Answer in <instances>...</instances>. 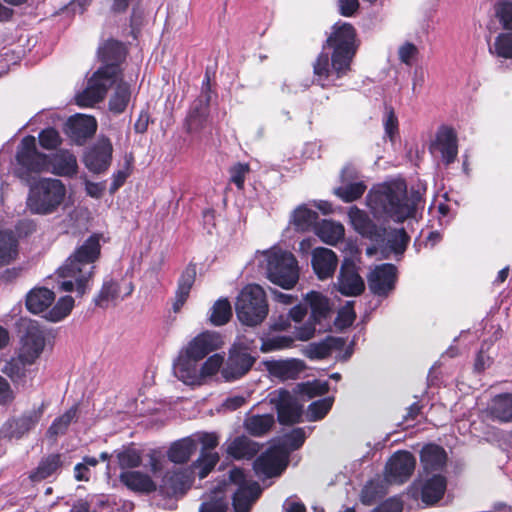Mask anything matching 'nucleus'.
Returning a JSON list of instances; mask_svg holds the SVG:
<instances>
[{"label": "nucleus", "mask_w": 512, "mask_h": 512, "mask_svg": "<svg viewBox=\"0 0 512 512\" xmlns=\"http://www.w3.org/2000/svg\"><path fill=\"white\" fill-rule=\"evenodd\" d=\"M356 32L347 22H338L327 39L333 49L331 57L328 53H320L313 63L314 81L322 87L336 84V81L350 71L351 62L356 53Z\"/></svg>", "instance_id": "nucleus-1"}, {"label": "nucleus", "mask_w": 512, "mask_h": 512, "mask_svg": "<svg viewBox=\"0 0 512 512\" xmlns=\"http://www.w3.org/2000/svg\"><path fill=\"white\" fill-rule=\"evenodd\" d=\"M102 66L89 78L87 87L75 97L77 105L92 107L102 101L108 89L114 85L120 76V63L126 52L122 43L109 40L99 48Z\"/></svg>", "instance_id": "nucleus-2"}, {"label": "nucleus", "mask_w": 512, "mask_h": 512, "mask_svg": "<svg viewBox=\"0 0 512 512\" xmlns=\"http://www.w3.org/2000/svg\"><path fill=\"white\" fill-rule=\"evenodd\" d=\"M101 246L98 235L90 236L58 268L59 288L62 291H75L83 296L89 289L88 283L94 274V263L100 256Z\"/></svg>", "instance_id": "nucleus-3"}, {"label": "nucleus", "mask_w": 512, "mask_h": 512, "mask_svg": "<svg viewBox=\"0 0 512 512\" xmlns=\"http://www.w3.org/2000/svg\"><path fill=\"white\" fill-rule=\"evenodd\" d=\"M418 199L409 198L405 181L396 179L374 186L366 196V204L377 218L403 222L414 216Z\"/></svg>", "instance_id": "nucleus-4"}, {"label": "nucleus", "mask_w": 512, "mask_h": 512, "mask_svg": "<svg viewBox=\"0 0 512 512\" xmlns=\"http://www.w3.org/2000/svg\"><path fill=\"white\" fill-rule=\"evenodd\" d=\"M348 218L354 230L374 241L384 257H389L391 253L401 255L405 251L409 237L404 229L378 228L366 212L356 206L349 208Z\"/></svg>", "instance_id": "nucleus-5"}, {"label": "nucleus", "mask_w": 512, "mask_h": 512, "mask_svg": "<svg viewBox=\"0 0 512 512\" xmlns=\"http://www.w3.org/2000/svg\"><path fill=\"white\" fill-rule=\"evenodd\" d=\"M258 266L273 284L292 289L299 280V266L295 256L278 247L258 251L255 255Z\"/></svg>", "instance_id": "nucleus-6"}, {"label": "nucleus", "mask_w": 512, "mask_h": 512, "mask_svg": "<svg viewBox=\"0 0 512 512\" xmlns=\"http://www.w3.org/2000/svg\"><path fill=\"white\" fill-rule=\"evenodd\" d=\"M67 189L64 183L55 178H42L29 190L27 209L36 215H51L64 203Z\"/></svg>", "instance_id": "nucleus-7"}, {"label": "nucleus", "mask_w": 512, "mask_h": 512, "mask_svg": "<svg viewBox=\"0 0 512 512\" xmlns=\"http://www.w3.org/2000/svg\"><path fill=\"white\" fill-rule=\"evenodd\" d=\"M235 310L242 324L251 327L261 324L269 311L263 288L257 284L245 286L237 297Z\"/></svg>", "instance_id": "nucleus-8"}, {"label": "nucleus", "mask_w": 512, "mask_h": 512, "mask_svg": "<svg viewBox=\"0 0 512 512\" xmlns=\"http://www.w3.org/2000/svg\"><path fill=\"white\" fill-rule=\"evenodd\" d=\"M17 174L22 179H28L30 173H42L49 171V157L36 148L34 136H26L22 139L16 153Z\"/></svg>", "instance_id": "nucleus-9"}, {"label": "nucleus", "mask_w": 512, "mask_h": 512, "mask_svg": "<svg viewBox=\"0 0 512 512\" xmlns=\"http://www.w3.org/2000/svg\"><path fill=\"white\" fill-rule=\"evenodd\" d=\"M447 477L443 473L419 474L408 489L413 499H420L425 505L438 503L445 495Z\"/></svg>", "instance_id": "nucleus-10"}, {"label": "nucleus", "mask_w": 512, "mask_h": 512, "mask_svg": "<svg viewBox=\"0 0 512 512\" xmlns=\"http://www.w3.org/2000/svg\"><path fill=\"white\" fill-rule=\"evenodd\" d=\"M307 307L310 308V316L305 323L295 327V337L299 341H308L316 333V325L325 319L329 312V300L323 294L311 291L304 297Z\"/></svg>", "instance_id": "nucleus-11"}, {"label": "nucleus", "mask_w": 512, "mask_h": 512, "mask_svg": "<svg viewBox=\"0 0 512 512\" xmlns=\"http://www.w3.org/2000/svg\"><path fill=\"white\" fill-rule=\"evenodd\" d=\"M229 479L237 486L233 495L235 512H250L252 505L262 493L261 487L256 481L248 478L240 468H233L229 473Z\"/></svg>", "instance_id": "nucleus-12"}, {"label": "nucleus", "mask_w": 512, "mask_h": 512, "mask_svg": "<svg viewBox=\"0 0 512 512\" xmlns=\"http://www.w3.org/2000/svg\"><path fill=\"white\" fill-rule=\"evenodd\" d=\"M24 326L18 355L28 364H33L45 348L47 332L36 321H27Z\"/></svg>", "instance_id": "nucleus-13"}, {"label": "nucleus", "mask_w": 512, "mask_h": 512, "mask_svg": "<svg viewBox=\"0 0 512 512\" xmlns=\"http://www.w3.org/2000/svg\"><path fill=\"white\" fill-rule=\"evenodd\" d=\"M256 359L247 348L234 343L221 369V375L226 381L237 380L246 375Z\"/></svg>", "instance_id": "nucleus-14"}, {"label": "nucleus", "mask_w": 512, "mask_h": 512, "mask_svg": "<svg viewBox=\"0 0 512 512\" xmlns=\"http://www.w3.org/2000/svg\"><path fill=\"white\" fill-rule=\"evenodd\" d=\"M287 460V449L273 444L255 460V473L258 477L278 476L285 469Z\"/></svg>", "instance_id": "nucleus-15"}, {"label": "nucleus", "mask_w": 512, "mask_h": 512, "mask_svg": "<svg viewBox=\"0 0 512 512\" xmlns=\"http://www.w3.org/2000/svg\"><path fill=\"white\" fill-rule=\"evenodd\" d=\"M416 466L415 457L408 451H397L385 466V479L388 483L402 484L406 482Z\"/></svg>", "instance_id": "nucleus-16"}, {"label": "nucleus", "mask_w": 512, "mask_h": 512, "mask_svg": "<svg viewBox=\"0 0 512 512\" xmlns=\"http://www.w3.org/2000/svg\"><path fill=\"white\" fill-rule=\"evenodd\" d=\"M429 150L432 155L439 156L446 165L453 163L458 155L456 132L447 126L440 127L431 142Z\"/></svg>", "instance_id": "nucleus-17"}, {"label": "nucleus", "mask_w": 512, "mask_h": 512, "mask_svg": "<svg viewBox=\"0 0 512 512\" xmlns=\"http://www.w3.org/2000/svg\"><path fill=\"white\" fill-rule=\"evenodd\" d=\"M335 288L342 295L347 297H355L365 290V282L360 276L356 264L345 259L341 264Z\"/></svg>", "instance_id": "nucleus-18"}, {"label": "nucleus", "mask_w": 512, "mask_h": 512, "mask_svg": "<svg viewBox=\"0 0 512 512\" xmlns=\"http://www.w3.org/2000/svg\"><path fill=\"white\" fill-rule=\"evenodd\" d=\"M270 402L276 407L278 420L282 424H293L300 420L302 406L294 395L284 389L269 394Z\"/></svg>", "instance_id": "nucleus-19"}, {"label": "nucleus", "mask_w": 512, "mask_h": 512, "mask_svg": "<svg viewBox=\"0 0 512 512\" xmlns=\"http://www.w3.org/2000/svg\"><path fill=\"white\" fill-rule=\"evenodd\" d=\"M133 291L131 282L124 279L116 280L111 277L104 279L103 285L95 297L94 302L97 306L107 308L116 305L124 297L130 295Z\"/></svg>", "instance_id": "nucleus-20"}, {"label": "nucleus", "mask_w": 512, "mask_h": 512, "mask_svg": "<svg viewBox=\"0 0 512 512\" xmlns=\"http://www.w3.org/2000/svg\"><path fill=\"white\" fill-rule=\"evenodd\" d=\"M397 279V269L392 264H381L367 276L371 292L377 296H387L394 288Z\"/></svg>", "instance_id": "nucleus-21"}, {"label": "nucleus", "mask_w": 512, "mask_h": 512, "mask_svg": "<svg viewBox=\"0 0 512 512\" xmlns=\"http://www.w3.org/2000/svg\"><path fill=\"white\" fill-rule=\"evenodd\" d=\"M44 412V404L24 413L19 418L7 421L0 429V434L5 438L19 439L28 433L40 421Z\"/></svg>", "instance_id": "nucleus-22"}, {"label": "nucleus", "mask_w": 512, "mask_h": 512, "mask_svg": "<svg viewBox=\"0 0 512 512\" xmlns=\"http://www.w3.org/2000/svg\"><path fill=\"white\" fill-rule=\"evenodd\" d=\"M222 345L223 341L219 333L205 331L191 339L181 351L202 361L208 354L221 348Z\"/></svg>", "instance_id": "nucleus-23"}, {"label": "nucleus", "mask_w": 512, "mask_h": 512, "mask_svg": "<svg viewBox=\"0 0 512 512\" xmlns=\"http://www.w3.org/2000/svg\"><path fill=\"white\" fill-rule=\"evenodd\" d=\"M20 355L8 361L3 373L6 374L17 388L28 389L33 386V380L37 374V369L31 367Z\"/></svg>", "instance_id": "nucleus-24"}, {"label": "nucleus", "mask_w": 512, "mask_h": 512, "mask_svg": "<svg viewBox=\"0 0 512 512\" xmlns=\"http://www.w3.org/2000/svg\"><path fill=\"white\" fill-rule=\"evenodd\" d=\"M173 372L175 377L186 385H201L200 360L181 350L173 363Z\"/></svg>", "instance_id": "nucleus-25"}, {"label": "nucleus", "mask_w": 512, "mask_h": 512, "mask_svg": "<svg viewBox=\"0 0 512 512\" xmlns=\"http://www.w3.org/2000/svg\"><path fill=\"white\" fill-rule=\"evenodd\" d=\"M112 143L107 138H100L97 143L85 154L86 167L93 173L105 171L112 158Z\"/></svg>", "instance_id": "nucleus-26"}, {"label": "nucleus", "mask_w": 512, "mask_h": 512, "mask_svg": "<svg viewBox=\"0 0 512 512\" xmlns=\"http://www.w3.org/2000/svg\"><path fill=\"white\" fill-rule=\"evenodd\" d=\"M446 463V451L436 444H427L420 451V464L422 471L419 474L442 473Z\"/></svg>", "instance_id": "nucleus-27"}, {"label": "nucleus", "mask_w": 512, "mask_h": 512, "mask_svg": "<svg viewBox=\"0 0 512 512\" xmlns=\"http://www.w3.org/2000/svg\"><path fill=\"white\" fill-rule=\"evenodd\" d=\"M312 268L320 280L331 278L338 265L336 254L328 248L318 247L312 251Z\"/></svg>", "instance_id": "nucleus-28"}, {"label": "nucleus", "mask_w": 512, "mask_h": 512, "mask_svg": "<svg viewBox=\"0 0 512 512\" xmlns=\"http://www.w3.org/2000/svg\"><path fill=\"white\" fill-rule=\"evenodd\" d=\"M96 129V119L85 114L71 116L66 124V132L76 141L91 137L96 132Z\"/></svg>", "instance_id": "nucleus-29"}, {"label": "nucleus", "mask_w": 512, "mask_h": 512, "mask_svg": "<svg viewBox=\"0 0 512 512\" xmlns=\"http://www.w3.org/2000/svg\"><path fill=\"white\" fill-rule=\"evenodd\" d=\"M268 372L280 380L295 379L304 370L305 365L299 359L273 360L266 362Z\"/></svg>", "instance_id": "nucleus-30"}, {"label": "nucleus", "mask_w": 512, "mask_h": 512, "mask_svg": "<svg viewBox=\"0 0 512 512\" xmlns=\"http://www.w3.org/2000/svg\"><path fill=\"white\" fill-rule=\"evenodd\" d=\"M76 157L67 150H60L49 158V171L59 176H73L77 173Z\"/></svg>", "instance_id": "nucleus-31"}, {"label": "nucleus", "mask_w": 512, "mask_h": 512, "mask_svg": "<svg viewBox=\"0 0 512 512\" xmlns=\"http://www.w3.org/2000/svg\"><path fill=\"white\" fill-rule=\"evenodd\" d=\"M487 415L502 423L511 422L512 394L496 395L487 406Z\"/></svg>", "instance_id": "nucleus-32"}, {"label": "nucleus", "mask_w": 512, "mask_h": 512, "mask_svg": "<svg viewBox=\"0 0 512 512\" xmlns=\"http://www.w3.org/2000/svg\"><path fill=\"white\" fill-rule=\"evenodd\" d=\"M195 279L196 266L190 264L184 269L179 278L178 287L175 293V301L173 303L174 312H178L187 301Z\"/></svg>", "instance_id": "nucleus-33"}, {"label": "nucleus", "mask_w": 512, "mask_h": 512, "mask_svg": "<svg viewBox=\"0 0 512 512\" xmlns=\"http://www.w3.org/2000/svg\"><path fill=\"white\" fill-rule=\"evenodd\" d=\"M314 232L322 242L332 246L341 241L345 235L344 226L332 220H322L315 226Z\"/></svg>", "instance_id": "nucleus-34"}, {"label": "nucleus", "mask_w": 512, "mask_h": 512, "mask_svg": "<svg viewBox=\"0 0 512 512\" xmlns=\"http://www.w3.org/2000/svg\"><path fill=\"white\" fill-rule=\"evenodd\" d=\"M121 482L130 490L140 493H149L156 489V484L147 475L140 471H123L120 474Z\"/></svg>", "instance_id": "nucleus-35"}, {"label": "nucleus", "mask_w": 512, "mask_h": 512, "mask_svg": "<svg viewBox=\"0 0 512 512\" xmlns=\"http://www.w3.org/2000/svg\"><path fill=\"white\" fill-rule=\"evenodd\" d=\"M261 346L260 350L263 353H270L274 351L285 350L291 348L294 344L295 340H298L295 337V334L292 335H282L277 332L270 331L264 333L261 337Z\"/></svg>", "instance_id": "nucleus-36"}, {"label": "nucleus", "mask_w": 512, "mask_h": 512, "mask_svg": "<svg viewBox=\"0 0 512 512\" xmlns=\"http://www.w3.org/2000/svg\"><path fill=\"white\" fill-rule=\"evenodd\" d=\"M54 298V293L47 288L33 289L27 295L26 306L34 314L43 313L50 307Z\"/></svg>", "instance_id": "nucleus-37"}, {"label": "nucleus", "mask_w": 512, "mask_h": 512, "mask_svg": "<svg viewBox=\"0 0 512 512\" xmlns=\"http://www.w3.org/2000/svg\"><path fill=\"white\" fill-rule=\"evenodd\" d=\"M274 423L272 414H247L243 426L249 434L259 437L269 432Z\"/></svg>", "instance_id": "nucleus-38"}, {"label": "nucleus", "mask_w": 512, "mask_h": 512, "mask_svg": "<svg viewBox=\"0 0 512 512\" xmlns=\"http://www.w3.org/2000/svg\"><path fill=\"white\" fill-rule=\"evenodd\" d=\"M343 344L341 338H327L324 341L310 343L302 350L304 356L311 360H320L328 357L333 349Z\"/></svg>", "instance_id": "nucleus-39"}, {"label": "nucleus", "mask_w": 512, "mask_h": 512, "mask_svg": "<svg viewBox=\"0 0 512 512\" xmlns=\"http://www.w3.org/2000/svg\"><path fill=\"white\" fill-rule=\"evenodd\" d=\"M226 451L235 459L251 458L258 452V445L246 436H238L227 444Z\"/></svg>", "instance_id": "nucleus-40"}, {"label": "nucleus", "mask_w": 512, "mask_h": 512, "mask_svg": "<svg viewBox=\"0 0 512 512\" xmlns=\"http://www.w3.org/2000/svg\"><path fill=\"white\" fill-rule=\"evenodd\" d=\"M114 84H116V87L109 100V110L115 114H120L128 106L132 91L130 85L119 78Z\"/></svg>", "instance_id": "nucleus-41"}, {"label": "nucleus", "mask_w": 512, "mask_h": 512, "mask_svg": "<svg viewBox=\"0 0 512 512\" xmlns=\"http://www.w3.org/2000/svg\"><path fill=\"white\" fill-rule=\"evenodd\" d=\"M318 214L306 205L298 206L291 215V224L297 231L306 232L318 224Z\"/></svg>", "instance_id": "nucleus-42"}, {"label": "nucleus", "mask_w": 512, "mask_h": 512, "mask_svg": "<svg viewBox=\"0 0 512 512\" xmlns=\"http://www.w3.org/2000/svg\"><path fill=\"white\" fill-rule=\"evenodd\" d=\"M62 465L61 456L59 454H52L44 458L35 471L30 474V479L33 482H40L58 472Z\"/></svg>", "instance_id": "nucleus-43"}, {"label": "nucleus", "mask_w": 512, "mask_h": 512, "mask_svg": "<svg viewBox=\"0 0 512 512\" xmlns=\"http://www.w3.org/2000/svg\"><path fill=\"white\" fill-rule=\"evenodd\" d=\"M196 450V442L193 437L183 438L175 443L169 449V459L174 463L186 462Z\"/></svg>", "instance_id": "nucleus-44"}, {"label": "nucleus", "mask_w": 512, "mask_h": 512, "mask_svg": "<svg viewBox=\"0 0 512 512\" xmlns=\"http://www.w3.org/2000/svg\"><path fill=\"white\" fill-rule=\"evenodd\" d=\"M231 315L230 302L226 298H220L211 307L209 320L214 326H221L229 321Z\"/></svg>", "instance_id": "nucleus-45"}, {"label": "nucleus", "mask_w": 512, "mask_h": 512, "mask_svg": "<svg viewBox=\"0 0 512 512\" xmlns=\"http://www.w3.org/2000/svg\"><path fill=\"white\" fill-rule=\"evenodd\" d=\"M219 461L216 452H201L198 460L193 464L191 474L198 475L200 479L205 478Z\"/></svg>", "instance_id": "nucleus-46"}, {"label": "nucleus", "mask_w": 512, "mask_h": 512, "mask_svg": "<svg viewBox=\"0 0 512 512\" xmlns=\"http://www.w3.org/2000/svg\"><path fill=\"white\" fill-rule=\"evenodd\" d=\"M17 255V240L12 233L0 232V265L8 264Z\"/></svg>", "instance_id": "nucleus-47"}, {"label": "nucleus", "mask_w": 512, "mask_h": 512, "mask_svg": "<svg viewBox=\"0 0 512 512\" xmlns=\"http://www.w3.org/2000/svg\"><path fill=\"white\" fill-rule=\"evenodd\" d=\"M366 185L359 182L342 183L335 188L334 193L344 202H353L359 199L365 192Z\"/></svg>", "instance_id": "nucleus-48"}, {"label": "nucleus", "mask_w": 512, "mask_h": 512, "mask_svg": "<svg viewBox=\"0 0 512 512\" xmlns=\"http://www.w3.org/2000/svg\"><path fill=\"white\" fill-rule=\"evenodd\" d=\"M73 306L74 299L71 296L61 297L55 306L46 312L44 317L52 322H58L71 312Z\"/></svg>", "instance_id": "nucleus-49"}, {"label": "nucleus", "mask_w": 512, "mask_h": 512, "mask_svg": "<svg viewBox=\"0 0 512 512\" xmlns=\"http://www.w3.org/2000/svg\"><path fill=\"white\" fill-rule=\"evenodd\" d=\"M333 397H326L312 402L306 411V418L309 421H318L324 418L332 408Z\"/></svg>", "instance_id": "nucleus-50"}, {"label": "nucleus", "mask_w": 512, "mask_h": 512, "mask_svg": "<svg viewBox=\"0 0 512 512\" xmlns=\"http://www.w3.org/2000/svg\"><path fill=\"white\" fill-rule=\"evenodd\" d=\"M306 435L302 428H295L288 434L284 435L278 443H274L277 447L287 449V456L293 450L301 447L305 441Z\"/></svg>", "instance_id": "nucleus-51"}, {"label": "nucleus", "mask_w": 512, "mask_h": 512, "mask_svg": "<svg viewBox=\"0 0 512 512\" xmlns=\"http://www.w3.org/2000/svg\"><path fill=\"white\" fill-rule=\"evenodd\" d=\"M77 408L75 406L67 410L63 415L56 418L48 429V434L58 436L64 434L68 426L75 419Z\"/></svg>", "instance_id": "nucleus-52"}, {"label": "nucleus", "mask_w": 512, "mask_h": 512, "mask_svg": "<svg viewBox=\"0 0 512 512\" xmlns=\"http://www.w3.org/2000/svg\"><path fill=\"white\" fill-rule=\"evenodd\" d=\"M490 51L505 59L512 58V32L499 34Z\"/></svg>", "instance_id": "nucleus-53"}, {"label": "nucleus", "mask_w": 512, "mask_h": 512, "mask_svg": "<svg viewBox=\"0 0 512 512\" xmlns=\"http://www.w3.org/2000/svg\"><path fill=\"white\" fill-rule=\"evenodd\" d=\"M224 360L223 357L219 354H213L208 357L202 364H200L201 368V384L203 381L213 376L220 368L223 367Z\"/></svg>", "instance_id": "nucleus-54"}, {"label": "nucleus", "mask_w": 512, "mask_h": 512, "mask_svg": "<svg viewBox=\"0 0 512 512\" xmlns=\"http://www.w3.org/2000/svg\"><path fill=\"white\" fill-rule=\"evenodd\" d=\"M119 465L122 469L134 468L140 465L141 456L138 450L127 448L117 454Z\"/></svg>", "instance_id": "nucleus-55"}, {"label": "nucleus", "mask_w": 512, "mask_h": 512, "mask_svg": "<svg viewBox=\"0 0 512 512\" xmlns=\"http://www.w3.org/2000/svg\"><path fill=\"white\" fill-rule=\"evenodd\" d=\"M227 509L228 504L225 498L223 497L222 490H217L214 493V497L211 501L202 503L199 512H226Z\"/></svg>", "instance_id": "nucleus-56"}, {"label": "nucleus", "mask_w": 512, "mask_h": 512, "mask_svg": "<svg viewBox=\"0 0 512 512\" xmlns=\"http://www.w3.org/2000/svg\"><path fill=\"white\" fill-rule=\"evenodd\" d=\"M383 125L385 135L390 139L391 142H394L396 136L398 135V119L392 108H386Z\"/></svg>", "instance_id": "nucleus-57"}, {"label": "nucleus", "mask_w": 512, "mask_h": 512, "mask_svg": "<svg viewBox=\"0 0 512 512\" xmlns=\"http://www.w3.org/2000/svg\"><path fill=\"white\" fill-rule=\"evenodd\" d=\"M418 47L411 42H404L398 48L399 60L407 66H411L417 59Z\"/></svg>", "instance_id": "nucleus-58"}, {"label": "nucleus", "mask_w": 512, "mask_h": 512, "mask_svg": "<svg viewBox=\"0 0 512 512\" xmlns=\"http://www.w3.org/2000/svg\"><path fill=\"white\" fill-rule=\"evenodd\" d=\"M206 103L199 102L190 112L187 123L190 131L198 129L206 117Z\"/></svg>", "instance_id": "nucleus-59"}, {"label": "nucleus", "mask_w": 512, "mask_h": 512, "mask_svg": "<svg viewBox=\"0 0 512 512\" xmlns=\"http://www.w3.org/2000/svg\"><path fill=\"white\" fill-rule=\"evenodd\" d=\"M356 313L353 309V302H348L338 312L336 325L340 328H346L353 324Z\"/></svg>", "instance_id": "nucleus-60"}, {"label": "nucleus", "mask_w": 512, "mask_h": 512, "mask_svg": "<svg viewBox=\"0 0 512 512\" xmlns=\"http://www.w3.org/2000/svg\"><path fill=\"white\" fill-rule=\"evenodd\" d=\"M40 145L45 149H55L60 143L59 133L53 128H47L39 134Z\"/></svg>", "instance_id": "nucleus-61"}, {"label": "nucleus", "mask_w": 512, "mask_h": 512, "mask_svg": "<svg viewBox=\"0 0 512 512\" xmlns=\"http://www.w3.org/2000/svg\"><path fill=\"white\" fill-rule=\"evenodd\" d=\"M196 442L202 445L201 452H214V448L219 444V437L216 433H199L192 436Z\"/></svg>", "instance_id": "nucleus-62"}, {"label": "nucleus", "mask_w": 512, "mask_h": 512, "mask_svg": "<svg viewBox=\"0 0 512 512\" xmlns=\"http://www.w3.org/2000/svg\"><path fill=\"white\" fill-rule=\"evenodd\" d=\"M329 390L328 382L326 381H314V382H308L302 385V393L304 395H307L309 398L323 395Z\"/></svg>", "instance_id": "nucleus-63"}, {"label": "nucleus", "mask_w": 512, "mask_h": 512, "mask_svg": "<svg viewBox=\"0 0 512 512\" xmlns=\"http://www.w3.org/2000/svg\"><path fill=\"white\" fill-rule=\"evenodd\" d=\"M403 503L397 497H392L381 503L372 512H402Z\"/></svg>", "instance_id": "nucleus-64"}]
</instances>
